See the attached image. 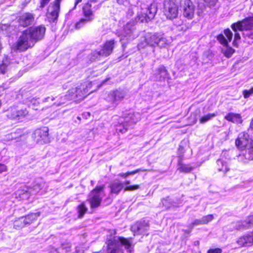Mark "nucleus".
I'll return each mask as SVG.
<instances>
[{
    "label": "nucleus",
    "instance_id": "f257e3e1",
    "mask_svg": "<svg viewBox=\"0 0 253 253\" xmlns=\"http://www.w3.org/2000/svg\"><path fill=\"white\" fill-rule=\"evenodd\" d=\"M45 28L40 26L31 28L24 31L19 37L13 48L16 50L23 51L34 45L35 42L42 39L44 35Z\"/></svg>",
    "mask_w": 253,
    "mask_h": 253
},
{
    "label": "nucleus",
    "instance_id": "f03ea898",
    "mask_svg": "<svg viewBox=\"0 0 253 253\" xmlns=\"http://www.w3.org/2000/svg\"><path fill=\"white\" fill-rule=\"evenodd\" d=\"M107 244V253H123L120 247L124 246L129 252L132 248L131 239H126L123 237H112L106 242Z\"/></svg>",
    "mask_w": 253,
    "mask_h": 253
},
{
    "label": "nucleus",
    "instance_id": "7ed1b4c3",
    "mask_svg": "<svg viewBox=\"0 0 253 253\" xmlns=\"http://www.w3.org/2000/svg\"><path fill=\"white\" fill-rule=\"evenodd\" d=\"M140 117L139 113L126 114L124 116L119 118L116 131L122 133L126 132L133 124L140 120Z\"/></svg>",
    "mask_w": 253,
    "mask_h": 253
},
{
    "label": "nucleus",
    "instance_id": "20e7f679",
    "mask_svg": "<svg viewBox=\"0 0 253 253\" xmlns=\"http://www.w3.org/2000/svg\"><path fill=\"white\" fill-rule=\"evenodd\" d=\"M127 97V91L125 89L118 88L110 91L105 98V101L109 103L108 108H116L124 99Z\"/></svg>",
    "mask_w": 253,
    "mask_h": 253
},
{
    "label": "nucleus",
    "instance_id": "39448f33",
    "mask_svg": "<svg viewBox=\"0 0 253 253\" xmlns=\"http://www.w3.org/2000/svg\"><path fill=\"white\" fill-rule=\"evenodd\" d=\"M104 185L97 186L90 192L87 201L90 204L91 209H95L100 205L104 196Z\"/></svg>",
    "mask_w": 253,
    "mask_h": 253
},
{
    "label": "nucleus",
    "instance_id": "423d86ee",
    "mask_svg": "<svg viewBox=\"0 0 253 253\" xmlns=\"http://www.w3.org/2000/svg\"><path fill=\"white\" fill-rule=\"evenodd\" d=\"M145 42L152 46H158L160 47H165L170 42L164 34L155 33L148 36L145 39Z\"/></svg>",
    "mask_w": 253,
    "mask_h": 253
},
{
    "label": "nucleus",
    "instance_id": "0eeeda50",
    "mask_svg": "<svg viewBox=\"0 0 253 253\" xmlns=\"http://www.w3.org/2000/svg\"><path fill=\"white\" fill-rule=\"evenodd\" d=\"M157 9L155 4H151L148 7L142 9L137 13L135 21L138 20L140 22H148L153 19L157 12Z\"/></svg>",
    "mask_w": 253,
    "mask_h": 253
},
{
    "label": "nucleus",
    "instance_id": "6e6552de",
    "mask_svg": "<svg viewBox=\"0 0 253 253\" xmlns=\"http://www.w3.org/2000/svg\"><path fill=\"white\" fill-rule=\"evenodd\" d=\"M164 12L168 18H176L178 14V7L175 0H165Z\"/></svg>",
    "mask_w": 253,
    "mask_h": 253
},
{
    "label": "nucleus",
    "instance_id": "1a4fd4ad",
    "mask_svg": "<svg viewBox=\"0 0 253 253\" xmlns=\"http://www.w3.org/2000/svg\"><path fill=\"white\" fill-rule=\"evenodd\" d=\"M44 181L41 178L37 179L34 182L33 186L30 191L24 190H18L17 192L22 199L29 198L30 193L36 194L39 193L45 186Z\"/></svg>",
    "mask_w": 253,
    "mask_h": 253
},
{
    "label": "nucleus",
    "instance_id": "9d476101",
    "mask_svg": "<svg viewBox=\"0 0 253 253\" xmlns=\"http://www.w3.org/2000/svg\"><path fill=\"white\" fill-rule=\"evenodd\" d=\"M233 31H249L253 28V16H249L245 19L234 23L231 25Z\"/></svg>",
    "mask_w": 253,
    "mask_h": 253
},
{
    "label": "nucleus",
    "instance_id": "9b49d317",
    "mask_svg": "<svg viewBox=\"0 0 253 253\" xmlns=\"http://www.w3.org/2000/svg\"><path fill=\"white\" fill-rule=\"evenodd\" d=\"M180 9L184 17L188 19L194 17L195 6L191 0H181Z\"/></svg>",
    "mask_w": 253,
    "mask_h": 253
},
{
    "label": "nucleus",
    "instance_id": "f8f14e48",
    "mask_svg": "<svg viewBox=\"0 0 253 253\" xmlns=\"http://www.w3.org/2000/svg\"><path fill=\"white\" fill-rule=\"evenodd\" d=\"M32 137L37 143H46L49 142L48 127H43L35 130L32 134Z\"/></svg>",
    "mask_w": 253,
    "mask_h": 253
},
{
    "label": "nucleus",
    "instance_id": "ddd939ff",
    "mask_svg": "<svg viewBox=\"0 0 253 253\" xmlns=\"http://www.w3.org/2000/svg\"><path fill=\"white\" fill-rule=\"evenodd\" d=\"M136 22L134 20H131L127 22L126 25L124 27L123 31L119 35V36H121L120 40L122 41L123 39V37L130 38L132 36V38L133 39L137 35H134L136 31L135 24Z\"/></svg>",
    "mask_w": 253,
    "mask_h": 253
},
{
    "label": "nucleus",
    "instance_id": "4468645a",
    "mask_svg": "<svg viewBox=\"0 0 253 253\" xmlns=\"http://www.w3.org/2000/svg\"><path fill=\"white\" fill-rule=\"evenodd\" d=\"M149 228V224L145 220H141L133 224L131 227L132 232L137 234H142Z\"/></svg>",
    "mask_w": 253,
    "mask_h": 253
},
{
    "label": "nucleus",
    "instance_id": "2eb2a0df",
    "mask_svg": "<svg viewBox=\"0 0 253 253\" xmlns=\"http://www.w3.org/2000/svg\"><path fill=\"white\" fill-rule=\"evenodd\" d=\"M59 11L60 8H58V6H54L50 4L46 14L49 22H54L57 20Z\"/></svg>",
    "mask_w": 253,
    "mask_h": 253
},
{
    "label": "nucleus",
    "instance_id": "dca6fc26",
    "mask_svg": "<svg viewBox=\"0 0 253 253\" xmlns=\"http://www.w3.org/2000/svg\"><path fill=\"white\" fill-rule=\"evenodd\" d=\"M237 243L241 247H250L253 245V232L239 238Z\"/></svg>",
    "mask_w": 253,
    "mask_h": 253
},
{
    "label": "nucleus",
    "instance_id": "f3484780",
    "mask_svg": "<svg viewBox=\"0 0 253 253\" xmlns=\"http://www.w3.org/2000/svg\"><path fill=\"white\" fill-rule=\"evenodd\" d=\"M253 226V215L249 216L244 221H237L235 223L237 230H244Z\"/></svg>",
    "mask_w": 253,
    "mask_h": 253
},
{
    "label": "nucleus",
    "instance_id": "a211bd4d",
    "mask_svg": "<svg viewBox=\"0 0 253 253\" xmlns=\"http://www.w3.org/2000/svg\"><path fill=\"white\" fill-rule=\"evenodd\" d=\"M34 17L33 14L30 13H25L20 16L19 23L20 25L26 27L31 25L34 21Z\"/></svg>",
    "mask_w": 253,
    "mask_h": 253
},
{
    "label": "nucleus",
    "instance_id": "6ab92c4d",
    "mask_svg": "<svg viewBox=\"0 0 253 253\" xmlns=\"http://www.w3.org/2000/svg\"><path fill=\"white\" fill-rule=\"evenodd\" d=\"M114 40H110L107 41L102 49L100 51L102 53V56L106 57L111 54L114 47Z\"/></svg>",
    "mask_w": 253,
    "mask_h": 253
},
{
    "label": "nucleus",
    "instance_id": "aec40b11",
    "mask_svg": "<svg viewBox=\"0 0 253 253\" xmlns=\"http://www.w3.org/2000/svg\"><path fill=\"white\" fill-rule=\"evenodd\" d=\"M92 86V83H84L81 84L76 87L78 90L77 92V94H84V99L89 94L93 91V90H90Z\"/></svg>",
    "mask_w": 253,
    "mask_h": 253
},
{
    "label": "nucleus",
    "instance_id": "412c9836",
    "mask_svg": "<svg viewBox=\"0 0 253 253\" xmlns=\"http://www.w3.org/2000/svg\"><path fill=\"white\" fill-rule=\"evenodd\" d=\"M224 33L228 39V41L224 36L221 34L218 36L217 40L221 44H223L225 46L227 45L228 42H230L231 41L233 37V34L229 29L225 30Z\"/></svg>",
    "mask_w": 253,
    "mask_h": 253
},
{
    "label": "nucleus",
    "instance_id": "4be33fe9",
    "mask_svg": "<svg viewBox=\"0 0 253 253\" xmlns=\"http://www.w3.org/2000/svg\"><path fill=\"white\" fill-rule=\"evenodd\" d=\"M79 91L75 88H72L69 90L67 92L68 98L69 100H76L77 101H80L84 99V94H77V92Z\"/></svg>",
    "mask_w": 253,
    "mask_h": 253
},
{
    "label": "nucleus",
    "instance_id": "5701e85b",
    "mask_svg": "<svg viewBox=\"0 0 253 253\" xmlns=\"http://www.w3.org/2000/svg\"><path fill=\"white\" fill-rule=\"evenodd\" d=\"M225 119L235 124H242L243 122L241 115L237 113H229L225 116Z\"/></svg>",
    "mask_w": 253,
    "mask_h": 253
},
{
    "label": "nucleus",
    "instance_id": "b1692460",
    "mask_svg": "<svg viewBox=\"0 0 253 253\" xmlns=\"http://www.w3.org/2000/svg\"><path fill=\"white\" fill-rule=\"evenodd\" d=\"M123 187V183L119 181H114L110 185L111 193L118 195Z\"/></svg>",
    "mask_w": 253,
    "mask_h": 253
},
{
    "label": "nucleus",
    "instance_id": "393cba45",
    "mask_svg": "<svg viewBox=\"0 0 253 253\" xmlns=\"http://www.w3.org/2000/svg\"><path fill=\"white\" fill-rule=\"evenodd\" d=\"M248 144V140L245 134H240L238 138L236 140V146L241 149L245 148Z\"/></svg>",
    "mask_w": 253,
    "mask_h": 253
},
{
    "label": "nucleus",
    "instance_id": "a878e982",
    "mask_svg": "<svg viewBox=\"0 0 253 253\" xmlns=\"http://www.w3.org/2000/svg\"><path fill=\"white\" fill-rule=\"evenodd\" d=\"M217 169L219 171H222L225 173L229 170V169L228 167L227 163L224 160L219 159L216 161Z\"/></svg>",
    "mask_w": 253,
    "mask_h": 253
},
{
    "label": "nucleus",
    "instance_id": "bb28decb",
    "mask_svg": "<svg viewBox=\"0 0 253 253\" xmlns=\"http://www.w3.org/2000/svg\"><path fill=\"white\" fill-rule=\"evenodd\" d=\"M91 6L92 5L90 3L87 2L83 8L84 14L86 19L88 18L93 19V14L91 9Z\"/></svg>",
    "mask_w": 253,
    "mask_h": 253
},
{
    "label": "nucleus",
    "instance_id": "cd10ccee",
    "mask_svg": "<svg viewBox=\"0 0 253 253\" xmlns=\"http://www.w3.org/2000/svg\"><path fill=\"white\" fill-rule=\"evenodd\" d=\"M40 215V213L39 212H37L36 213H30L24 217L26 225L31 224L34 221L37 219Z\"/></svg>",
    "mask_w": 253,
    "mask_h": 253
},
{
    "label": "nucleus",
    "instance_id": "c85d7f7f",
    "mask_svg": "<svg viewBox=\"0 0 253 253\" xmlns=\"http://www.w3.org/2000/svg\"><path fill=\"white\" fill-rule=\"evenodd\" d=\"M25 103L27 104L30 107H31L32 109L36 110L38 109V106H39L40 102L38 100L37 98H31L28 97L25 100Z\"/></svg>",
    "mask_w": 253,
    "mask_h": 253
},
{
    "label": "nucleus",
    "instance_id": "c756f323",
    "mask_svg": "<svg viewBox=\"0 0 253 253\" xmlns=\"http://www.w3.org/2000/svg\"><path fill=\"white\" fill-rule=\"evenodd\" d=\"M10 64L9 59L7 56L4 55V58L2 61V63L0 64V74H4L7 70V67Z\"/></svg>",
    "mask_w": 253,
    "mask_h": 253
},
{
    "label": "nucleus",
    "instance_id": "7c9ffc66",
    "mask_svg": "<svg viewBox=\"0 0 253 253\" xmlns=\"http://www.w3.org/2000/svg\"><path fill=\"white\" fill-rule=\"evenodd\" d=\"M178 166L177 170L181 172L188 173L190 172L193 169L192 167L182 164V158L181 157H179Z\"/></svg>",
    "mask_w": 253,
    "mask_h": 253
},
{
    "label": "nucleus",
    "instance_id": "2f4dec72",
    "mask_svg": "<svg viewBox=\"0 0 253 253\" xmlns=\"http://www.w3.org/2000/svg\"><path fill=\"white\" fill-rule=\"evenodd\" d=\"M56 102H54L52 104L53 105H56V106H59L65 104L67 100H69L68 98L67 94H66L65 95H62L59 97H56Z\"/></svg>",
    "mask_w": 253,
    "mask_h": 253
},
{
    "label": "nucleus",
    "instance_id": "473e14b6",
    "mask_svg": "<svg viewBox=\"0 0 253 253\" xmlns=\"http://www.w3.org/2000/svg\"><path fill=\"white\" fill-rule=\"evenodd\" d=\"M217 113H209L206 115L202 116L199 120V122L201 124H205L209 121L211 120L212 118L216 116Z\"/></svg>",
    "mask_w": 253,
    "mask_h": 253
},
{
    "label": "nucleus",
    "instance_id": "72a5a7b5",
    "mask_svg": "<svg viewBox=\"0 0 253 253\" xmlns=\"http://www.w3.org/2000/svg\"><path fill=\"white\" fill-rule=\"evenodd\" d=\"M87 208L86 207L84 203H82L78 206L77 208V211L78 213V217L82 218L86 212Z\"/></svg>",
    "mask_w": 253,
    "mask_h": 253
},
{
    "label": "nucleus",
    "instance_id": "f704fd0d",
    "mask_svg": "<svg viewBox=\"0 0 253 253\" xmlns=\"http://www.w3.org/2000/svg\"><path fill=\"white\" fill-rule=\"evenodd\" d=\"M18 113V109L16 108H11L8 110L7 116L8 118L12 120H17V114Z\"/></svg>",
    "mask_w": 253,
    "mask_h": 253
},
{
    "label": "nucleus",
    "instance_id": "c9c22d12",
    "mask_svg": "<svg viewBox=\"0 0 253 253\" xmlns=\"http://www.w3.org/2000/svg\"><path fill=\"white\" fill-rule=\"evenodd\" d=\"M26 226L24 217H21L17 220H15L13 223L14 228L16 229H19Z\"/></svg>",
    "mask_w": 253,
    "mask_h": 253
},
{
    "label": "nucleus",
    "instance_id": "e433bc0d",
    "mask_svg": "<svg viewBox=\"0 0 253 253\" xmlns=\"http://www.w3.org/2000/svg\"><path fill=\"white\" fill-rule=\"evenodd\" d=\"M147 171V170L145 169H136L132 171H128V172H126V173H123V172L120 173L119 174V175L123 178H126L130 175H134L140 171Z\"/></svg>",
    "mask_w": 253,
    "mask_h": 253
},
{
    "label": "nucleus",
    "instance_id": "4c0bfd02",
    "mask_svg": "<svg viewBox=\"0 0 253 253\" xmlns=\"http://www.w3.org/2000/svg\"><path fill=\"white\" fill-rule=\"evenodd\" d=\"M162 203L163 206L167 209L170 208L172 206H174L176 205V203L173 202L169 197L163 199Z\"/></svg>",
    "mask_w": 253,
    "mask_h": 253
},
{
    "label": "nucleus",
    "instance_id": "58836bf2",
    "mask_svg": "<svg viewBox=\"0 0 253 253\" xmlns=\"http://www.w3.org/2000/svg\"><path fill=\"white\" fill-rule=\"evenodd\" d=\"M222 51L224 55L227 58H230L235 52V50L233 48L231 47L228 46L227 45L225 46L222 49Z\"/></svg>",
    "mask_w": 253,
    "mask_h": 253
},
{
    "label": "nucleus",
    "instance_id": "ea45409f",
    "mask_svg": "<svg viewBox=\"0 0 253 253\" xmlns=\"http://www.w3.org/2000/svg\"><path fill=\"white\" fill-rule=\"evenodd\" d=\"M158 74L160 75V80L164 79L168 76V71L163 65H160L158 68Z\"/></svg>",
    "mask_w": 253,
    "mask_h": 253
},
{
    "label": "nucleus",
    "instance_id": "a19ab883",
    "mask_svg": "<svg viewBox=\"0 0 253 253\" xmlns=\"http://www.w3.org/2000/svg\"><path fill=\"white\" fill-rule=\"evenodd\" d=\"M92 20V18H82L80 20L79 22H78L76 25L75 27L76 29H79L82 27H83L87 22H90Z\"/></svg>",
    "mask_w": 253,
    "mask_h": 253
},
{
    "label": "nucleus",
    "instance_id": "79ce46f5",
    "mask_svg": "<svg viewBox=\"0 0 253 253\" xmlns=\"http://www.w3.org/2000/svg\"><path fill=\"white\" fill-rule=\"evenodd\" d=\"M101 57H102L101 52L100 50H94L90 54V59L91 61H94Z\"/></svg>",
    "mask_w": 253,
    "mask_h": 253
},
{
    "label": "nucleus",
    "instance_id": "37998d69",
    "mask_svg": "<svg viewBox=\"0 0 253 253\" xmlns=\"http://www.w3.org/2000/svg\"><path fill=\"white\" fill-rule=\"evenodd\" d=\"M28 114V111L26 109L18 110L17 120H19L24 118Z\"/></svg>",
    "mask_w": 253,
    "mask_h": 253
},
{
    "label": "nucleus",
    "instance_id": "c03bdc74",
    "mask_svg": "<svg viewBox=\"0 0 253 253\" xmlns=\"http://www.w3.org/2000/svg\"><path fill=\"white\" fill-rule=\"evenodd\" d=\"M213 219V215L212 214H209L205 216H203L201 218L202 222L203 224H207L210 221Z\"/></svg>",
    "mask_w": 253,
    "mask_h": 253
},
{
    "label": "nucleus",
    "instance_id": "a18cd8bd",
    "mask_svg": "<svg viewBox=\"0 0 253 253\" xmlns=\"http://www.w3.org/2000/svg\"><path fill=\"white\" fill-rule=\"evenodd\" d=\"M243 37L245 38L246 40L251 39L253 40V31H246L245 32L243 33Z\"/></svg>",
    "mask_w": 253,
    "mask_h": 253
},
{
    "label": "nucleus",
    "instance_id": "49530a36",
    "mask_svg": "<svg viewBox=\"0 0 253 253\" xmlns=\"http://www.w3.org/2000/svg\"><path fill=\"white\" fill-rule=\"evenodd\" d=\"M243 94L245 98H249L250 95L253 94V87H251L249 90H244Z\"/></svg>",
    "mask_w": 253,
    "mask_h": 253
},
{
    "label": "nucleus",
    "instance_id": "de8ad7c7",
    "mask_svg": "<svg viewBox=\"0 0 253 253\" xmlns=\"http://www.w3.org/2000/svg\"><path fill=\"white\" fill-rule=\"evenodd\" d=\"M139 188V185H134L131 186H127L125 188V191H134Z\"/></svg>",
    "mask_w": 253,
    "mask_h": 253
},
{
    "label": "nucleus",
    "instance_id": "09e8293b",
    "mask_svg": "<svg viewBox=\"0 0 253 253\" xmlns=\"http://www.w3.org/2000/svg\"><path fill=\"white\" fill-rule=\"evenodd\" d=\"M238 30L236 31H234L235 32V35H234V40L233 41V44L235 46H236V41L238 40H239L241 39V37L240 35V34L237 32Z\"/></svg>",
    "mask_w": 253,
    "mask_h": 253
},
{
    "label": "nucleus",
    "instance_id": "8fccbe9b",
    "mask_svg": "<svg viewBox=\"0 0 253 253\" xmlns=\"http://www.w3.org/2000/svg\"><path fill=\"white\" fill-rule=\"evenodd\" d=\"M201 219H195L190 225L191 228H192L195 225H202Z\"/></svg>",
    "mask_w": 253,
    "mask_h": 253
},
{
    "label": "nucleus",
    "instance_id": "3c124183",
    "mask_svg": "<svg viewBox=\"0 0 253 253\" xmlns=\"http://www.w3.org/2000/svg\"><path fill=\"white\" fill-rule=\"evenodd\" d=\"M218 0H204L206 4L209 6H213L215 4Z\"/></svg>",
    "mask_w": 253,
    "mask_h": 253
},
{
    "label": "nucleus",
    "instance_id": "603ef678",
    "mask_svg": "<svg viewBox=\"0 0 253 253\" xmlns=\"http://www.w3.org/2000/svg\"><path fill=\"white\" fill-rule=\"evenodd\" d=\"M222 250L219 248L213 249H210L208 251V253H221Z\"/></svg>",
    "mask_w": 253,
    "mask_h": 253
},
{
    "label": "nucleus",
    "instance_id": "864d4df0",
    "mask_svg": "<svg viewBox=\"0 0 253 253\" xmlns=\"http://www.w3.org/2000/svg\"><path fill=\"white\" fill-rule=\"evenodd\" d=\"M57 97H54L52 96L46 97L43 100V102H49L55 100Z\"/></svg>",
    "mask_w": 253,
    "mask_h": 253
},
{
    "label": "nucleus",
    "instance_id": "5fc2aeb1",
    "mask_svg": "<svg viewBox=\"0 0 253 253\" xmlns=\"http://www.w3.org/2000/svg\"><path fill=\"white\" fill-rule=\"evenodd\" d=\"M117 1L120 5H126L128 4V0H117Z\"/></svg>",
    "mask_w": 253,
    "mask_h": 253
},
{
    "label": "nucleus",
    "instance_id": "6e6d98bb",
    "mask_svg": "<svg viewBox=\"0 0 253 253\" xmlns=\"http://www.w3.org/2000/svg\"><path fill=\"white\" fill-rule=\"evenodd\" d=\"M133 14H134V12H133V9L131 8H129L126 13V16L127 17L130 18L133 15Z\"/></svg>",
    "mask_w": 253,
    "mask_h": 253
},
{
    "label": "nucleus",
    "instance_id": "4d7b16f0",
    "mask_svg": "<svg viewBox=\"0 0 253 253\" xmlns=\"http://www.w3.org/2000/svg\"><path fill=\"white\" fill-rule=\"evenodd\" d=\"M7 170L6 167L4 165L0 163V173L6 171Z\"/></svg>",
    "mask_w": 253,
    "mask_h": 253
},
{
    "label": "nucleus",
    "instance_id": "13d9d810",
    "mask_svg": "<svg viewBox=\"0 0 253 253\" xmlns=\"http://www.w3.org/2000/svg\"><path fill=\"white\" fill-rule=\"evenodd\" d=\"M62 0H55V1L53 3H51L50 4H52L54 6H58V8H60V2Z\"/></svg>",
    "mask_w": 253,
    "mask_h": 253
},
{
    "label": "nucleus",
    "instance_id": "bf43d9fd",
    "mask_svg": "<svg viewBox=\"0 0 253 253\" xmlns=\"http://www.w3.org/2000/svg\"><path fill=\"white\" fill-rule=\"evenodd\" d=\"M50 0H42L41 1V7H43L44 6L48 3Z\"/></svg>",
    "mask_w": 253,
    "mask_h": 253
},
{
    "label": "nucleus",
    "instance_id": "052dcab7",
    "mask_svg": "<svg viewBox=\"0 0 253 253\" xmlns=\"http://www.w3.org/2000/svg\"><path fill=\"white\" fill-rule=\"evenodd\" d=\"M253 129V119L251 121V122L250 124V126L248 129V131H252Z\"/></svg>",
    "mask_w": 253,
    "mask_h": 253
},
{
    "label": "nucleus",
    "instance_id": "680f3d73",
    "mask_svg": "<svg viewBox=\"0 0 253 253\" xmlns=\"http://www.w3.org/2000/svg\"><path fill=\"white\" fill-rule=\"evenodd\" d=\"M82 0H75V6H74V9H75L77 6V5L80 2H81L82 1Z\"/></svg>",
    "mask_w": 253,
    "mask_h": 253
},
{
    "label": "nucleus",
    "instance_id": "e2e57ef3",
    "mask_svg": "<svg viewBox=\"0 0 253 253\" xmlns=\"http://www.w3.org/2000/svg\"><path fill=\"white\" fill-rule=\"evenodd\" d=\"M99 0H89L87 2H89L91 3V2H97Z\"/></svg>",
    "mask_w": 253,
    "mask_h": 253
},
{
    "label": "nucleus",
    "instance_id": "0e129e2a",
    "mask_svg": "<svg viewBox=\"0 0 253 253\" xmlns=\"http://www.w3.org/2000/svg\"><path fill=\"white\" fill-rule=\"evenodd\" d=\"M124 184L126 185V186H129L128 185L130 184V181H129V180L126 181H125Z\"/></svg>",
    "mask_w": 253,
    "mask_h": 253
},
{
    "label": "nucleus",
    "instance_id": "69168bd1",
    "mask_svg": "<svg viewBox=\"0 0 253 253\" xmlns=\"http://www.w3.org/2000/svg\"><path fill=\"white\" fill-rule=\"evenodd\" d=\"M101 3H99V4H98L97 5H96V6L94 7V8L96 9H97L98 8H99L100 6H101Z\"/></svg>",
    "mask_w": 253,
    "mask_h": 253
},
{
    "label": "nucleus",
    "instance_id": "338daca9",
    "mask_svg": "<svg viewBox=\"0 0 253 253\" xmlns=\"http://www.w3.org/2000/svg\"><path fill=\"white\" fill-rule=\"evenodd\" d=\"M184 232H185V233H188H188H189L191 232V230H184Z\"/></svg>",
    "mask_w": 253,
    "mask_h": 253
},
{
    "label": "nucleus",
    "instance_id": "774afa93",
    "mask_svg": "<svg viewBox=\"0 0 253 253\" xmlns=\"http://www.w3.org/2000/svg\"><path fill=\"white\" fill-rule=\"evenodd\" d=\"M250 133H253V128L252 131H248Z\"/></svg>",
    "mask_w": 253,
    "mask_h": 253
}]
</instances>
